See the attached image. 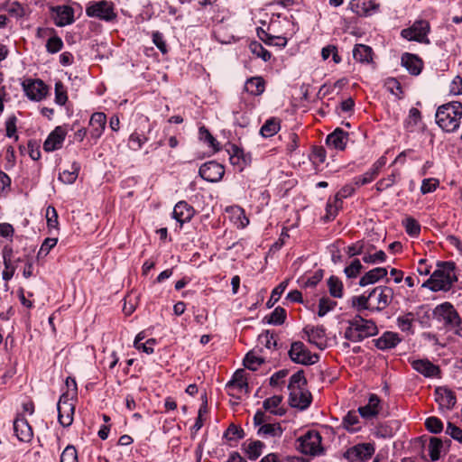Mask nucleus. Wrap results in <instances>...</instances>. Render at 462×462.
<instances>
[{
	"label": "nucleus",
	"mask_w": 462,
	"mask_h": 462,
	"mask_svg": "<svg viewBox=\"0 0 462 462\" xmlns=\"http://www.w3.org/2000/svg\"><path fill=\"white\" fill-rule=\"evenodd\" d=\"M387 275V269L384 267H376L365 273L359 280V285L365 287L377 282Z\"/></svg>",
	"instance_id": "29"
},
{
	"label": "nucleus",
	"mask_w": 462,
	"mask_h": 462,
	"mask_svg": "<svg viewBox=\"0 0 462 462\" xmlns=\"http://www.w3.org/2000/svg\"><path fill=\"white\" fill-rule=\"evenodd\" d=\"M439 186V180L434 178L424 179L420 186V192L428 194L433 192Z\"/></svg>",
	"instance_id": "63"
},
{
	"label": "nucleus",
	"mask_w": 462,
	"mask_h": 462,
	"mask_svg": "<svg viewBox=\"0 0 462 462\" xmlns=\"http://www.w3.org/2000/svg\"><path fill=\"white\" fill-rule=\"evenodd\" d=\"M264 319H267V323L269 324L275 326L282 325L286 319V311L282 307H277L269 317H265Z\"/></svg>",
	"instance_id": "44"
},
{
	"label": "nucleus",
	"mask_w": 462,
	"mask_h": 462,
	"mask_svg": "<svg viewBox=\"0 0 462 462\" xmlns=\"http://www.w3.org/2000/svg\"><path fill=\"white\" fill-rule=\"evenodd\" d=\"M60 462H79L78 452L74 446L68 445L60 455Z\"/></svg>",
	"instance_id": "56"
},
{
	"label": "nucleus",
	"mask_w": 462,
	"mask_h": 462,
	"mask_svg": "<svg viewBox=\"0 0 462 462\" xmlns=\"http://www.w3.org/2000/svg\"><path fill=\"white\" fill-rule=\"evenodd\" d=\"M68 100L67 91L65 87L60 81L55 83V102L63 106Z\"/></svg>",
	"instance_id": "58"
},
{
	"label": "nucleus",
	"mask_w": 462,
	"mask_h": 462,
	"mask_svg": "<svg viewBox=\"0 0 462 462\" xmlns=\"http://www.w3.org/2000/svg\"><path fill=\"white\" fill-rule=\"evenodd\" d=\"M280 130V122L276 118L268 119L261 127L260 134L263 137H272Z\"/></svg>",
	"instance_id": "39"
},
{
	"label": "nucleus",
	"mask_w": 462,
	"mask_h": 462,
	"mask_svg": "<svg viewBox=\"0 0 462 462\" xmlns=\"http://www.w3.org/2000/svg\"><path fill=\"white\" fill-rule=\"evenodd\" d=\"M434 395L440 409L451 410L457 402L454 392L447 387H437Z\"/></svg>",
	"instance_id": "20"
},
{
	"label": "nucleus",
	"mask_w": 462,
	"mask_h": 462,
	"mask_svg": "<svg viewBox=\"0 0 462 462\" xmlns=\"http://www.w3.org/2000/svg\"><path fill=\"white\" fill-rule=\"evenodd\" d=\"M414 321V314L411 312H408L402 316H399L397 318V326L403 332H411L412 331V323Z\"/></svg>",
	"instance_id": "42"
},
{
	"label": "nucleus",
	"mask_w": 462,
	"mask_h": 462,
	"mask_svg": "<svg viewBox=\"0 0 462 462\" xmlns=\"http://www.w3.org/2000/svg\"><path fill=\"white\" fill-rule=\"evenodd\" d=\"M194 214L195 210L193 207L182 200L175 205L172 211V217L180 223V226H182L183 224L191 220Z\"/></svg>",
	"instance_id": "21"
},
{
	"label": "nucleus",
	"mask_w": 462,
	"mask_h": 462,
	"mask_svg": "<svg viewBox=\"0 0 462 462\" xmlns=\"http://www.w3.org/2000/svg\"><path fill=\"white\" fill-rule=\"evenodd\" d=\"M336 305H337L336 301L328 299V297H322L319 302L318 315L319 317H324L328 312L334 310Z\"/></svg>",
	"instance_id": "52"
},
{
	"label": "nucleus",
	"mask_w": 462,
	"mask_h": 462,
	"mask_svg": "<svg viewBox=\"0 0 462 462\" xmlns=\"http://www.w3.org/2000/svg\"><path fill=\"white\" fill-rule=\"evenodd\" d=\"M374 453V448L370 443H361L346 449L343 457L348 462H364Z\"/></svg>",
	"instance_id": "11"
},
{
	"label": "nucleus",
	"mask_w": 462,
	"mask_h": 462,
	"mask_svg": "<svg viewBox=\"0 0 462 462\" xmlns=\"http://www.w3.org/2000/svg\"><path fill=\"white\" fill-rule=\"evenodd\" d=\"M377 5L371 0H353L350 3V9L358 15H367L371 10H375Z\"/></svg>",
	"instance_id": "33"
},
{
	"label": "nucleus",
	"mask_w": 462,
	"mask_h": 462,
	"mask_svg": "<svg viewBox=\"0 0 462 462\" xmlns=\"http://www.w3.org/2000/svg\"><path fill=\"white\" fill-rule=\"evenodd\" d=\"M446 433L453 439L462 444V430L455 424L448 422L446 429Z\"/></svg>",
	"instance_id": "64"
},
{
	"label": "nucleus",
	"mask_w": 462,
	"mask_h": 462,
	"mask_svg": "<svg viewBox=\"0 0 462 462\" xmlns=\"http://www.w3.org/2000/svg\"><path fill=\"white\" fill-rule=\"evenodd\" d=\"M306 383L303 371H298L291 376L288 385L289 403L300 411L307 409L311 403V394L306 389Z\"/></svg>",
	"instance_id": "2"
},
{
	"label": "nucleus",
	"mask_w": 462,
	"mask_h": 462,
	"mask_svg": "<svg viewBox=\"0 0 462 462\" xmlns=\"http://www.w3.org/2000/svg\"><path fill=\"white\" fill-rule=\"evenodd\" d=\"M393 298V290L387 286H377L368 292L372 311H382L386 309Z\"/></svg>",
	"instance_id": "7"
},
{
	"label": "nucleus",
	"mask_w": 462,
	"mask_h": 462,
	"mask_svg": "<svg viewBox=\"0 0 462 462\" xmlns=\"http://www.w3.org/2000/svg\"><path fill=\"white\" fill-rule=\"evenodd\" d=\"M242 448L250 460H256L262 455L264 444L260 440H249L244 442Z\"/></svg>",
	"instance_id": "31"
},
{
	"label": "nucleus",
	"mask_w": 462,
	"mask_h": 462,
	"mask_svg": "<svg viewBox=\"0 0 462 462\" xmlns=\"http://www.w3.org/2000/svg\"><path fill=\"white\" fill-rule=\"evenodd\" d=\"M381 410V400L376 394H371L368 402L358 408V413L365 420H372L380 413Z\"/></svg>",
	"instance_id": "19"
},
{
	"label": "nucleus",
	"mask_w": 462,
	"mask_h": 462,
	"mask_svg": "<svg viewBox=\"0 0 462 462\" xmlns=\"http://www.w3.org/2000/svg\"><path fill=\"white\" fill-rule=\"evenodd\" d=\"M226 387L228 390V393L234 397H238V394L242 392L247 393L248 383L245 371L242 369L236 371Z\"/></svg>",
	"instance_id": "16"
},
{
	"label": "nucleus",
	"mask_w": 462,
	"mask_h": 462,
	"mask_svg": "<svg viewBox=\"0 0 462 462\" xmlns=\"http://www.w3.org/2000/svg\"><path fill=\"white\" fill-rule=\"evenodd\" d=\"M245 437V433L242 428L231 424L224 433V438L228 440H238Z\"/></svg>",
	"instance_id": "53"
},
{
	"label": "nucleus",
	"mask_w": 462,
	"mask_h": 462,
	"mask_svg": "<svg viewBox=\"0 0 462 462\" xmlns=\"http://www.w3.org/2000/svg\"><path fill=\"white\" fill-rule=\"evenodd\" d=\"M402 65L411 75L417 76L421 72L423 62L417 55L406 52L402 56Z\"/></svg>",
	"instance_id": "28"
},
{
	"label": "nucleus",
	"mask_w": 462,
	"mask_h": 462,
	"mask_svg": "<svg viewBox=\"0 0 462 462\" xmlns=\"http://www.w3.org/2000/svg\"><path fill=\"white\" fill-rule=\"evenodd\" d=\"M86 13L89 17H97L105 21H111L116 17L112 4L104 0L88 6Z\"/></svg>",
	"instance_id": "12"
},
{
	"label": "nucleus",
	"mask_w": 462,
	"mask_h": 462,
	"mask_svg": "<svg viewBox=\"0 0 462 462\" xmlns=\"http://www.w3.org/2000/svg\"><path fill=\"white\" fill-rule=\"evenodd\" d=\"M106 116L102 112L94 113L89 120L90 135L94 139H98L106 128Z\"/></svg>",
	"instance_id": "27"
},
{
	"label": "nucleus",
	"mask_w": 462,
	"mask_h": 462,
	"mask_svg": "<svg viewBox=\"0 0 462 462\" xmlns=\"http://www.w3.org/2000/svg\"><path fill=\"white\" fill-rule=\"evenodd\" d=\"M16 123L17 118L15 116H11L7 118L5 122V131H6V136L9 138H14L15 141L18 140V135L16 134Z\"/></svg>",
	"instance_id": "61"
},
{
	"label": "nucleus",
	"mask_w": 462,
	"mask_h": 462,
	"mask_svg": "<svg viewBox=\"0 0 462 462\" xmlns=\"http://www.w3.org/2000/svg\"><path fill=\"white\" fill-rule=\"evenodd\" d=\"M23 88L28 98L34 101L43 99L48 93L47 86L41 79L30 80L28 83H24Z\"/></svg>",
	"instance_id": "18"
},
{
	"label": "nucleus",
	"mask_w": 462,
	"mask_h": 462,
	"mask_svg": "<svg viewBox=\"0 0 462 462\" xmlns=\"http://www.w3.org/2000/svg\"><path fill=\"white\" fill-rule=\"evenodd\" d=\"M56 12V24L58 26H65L70 24L74 21V11L67 5L58 6Z\"/></svg>",
	"instance_id": "30"
},
{
	"label": "nucleus",
	"mask_w": 462,
	"mask_h": 462,
	"mask_svg": "<svg viewBox=\"0 0 462 462\" xmlns=\"http://www.w3.org/2000/svg\"><path fill=\"white\" fill-rule=\"evenodd\" d=\"M362 269L363 265L360 260L355 259L345 268L344 273L348 279H355L360 274Z\"/></svg>",
	"instance_id": "50"
},
{
	"label": "nucleus",
	"mask_w": 462,
	"mask_h": 462,
	"mask_svg": "<svg viewBox=\"0 0 462 462\" xmlns=\"http://www.w3.org/2000/svg\"><path fill=\"white\" fill-rule=\"evenodd\" d=\"M287 285H288L287 282H282L273 290L271 297L267 302L268 308H272L279 300L282 294L285 291Z\"/></svg>",
	"instance_id": "55"
},
{
	"label": "nucleus",
	"mask_w": 462,
	"mask_h": 462,
	"mask_svg": "<svg viewBox=\"0 0 462 462\" xmlns=\"http://www.w3.org/2000/svg\"><path fill=\"white\" fill-rule=\"evenodd\" d=\"M322 438L317 430H308L305 434L298 438V450L308 456H319L323 452L321 446Z\"/></svg>",
	"instance_id": "5"
},
{
	"label": "nucleus",
	"mask_w": 462,
	"mask_h": 462,
	"mask_svg": "<svg viewBox=\"0 0 462 462\" xmlns=\"http://www.w3.org/2000/svg\"><path fill=\"white\" fill-rule=\"evenodd\" d=\"M63 47L62 40L57 36H51L49 38L46 43V50L49 53H56L60 51Z\"/></svg>",
	"instance_id": "59"
},
{
	"label": "nucleus",
	"mask_w": 462,
	"mask_h": 462,
	"mask_svg": "<svg viewBox=\"0 0 462 462\" xmlns=\"http://www.w3.org/2000/svg\"><path fill=\"white\" fill-rule=\"evenodd\" d=\"M14 431L17 439L23 442H29L33 436L32 427L23 416H19L14 420Z\"/></svg>",
	"instance_id": "22"
},
{
	"label": "nucleus",
	"mask_w": 462,
	"mask_h": 462,
	"mask_svg": "<svg viewBox=\"0 0 462 462\" xmlns=\"http://www.w3.org/2000/svg\"><path fill=\"white\" fill-rule=\"evenodd\" d=\"M199 173L203 180L208 182H217L223 178L225 169L220 163L210 161L200 166Z\"/></svg>",
	"instance_id": "13"
},
{
	"label": "nucleus",
	"mask_w": 462,
	"mask_h": 462,
	"mask_svg": "<svg viewBox=\"0 0 462 462\" xmlns=\"http://www.w3.org/2000/svg\"><path fill=\"white\" fill-rule=\"evenodd\" d=\"M303 332L307 335L308 341L319 349L323 350L327 347L326 329L323 326L308 325L303 328Z\"/></svg>",
	"instance_id": "14"
},
{
	"label": "nucleus",
	"mask_w": 462,
	"mask_h": 462,
	"mask_svg": "<svg viewBox=\"0 0 462 462\" xmlns=\"http://www.w3.org/2000/svg\"><path fill=\"white\" fill-rule=\"evenodd\" d=\"M263 362L262 357L255 356L253 352L247 353L244 358V365L252 371H256Z\"/></svg>",
	"instance_id": "47"
},
{
	"label": "nucleus",
	"mask_w": 462,
	"mask_h": 462,
	"mask_svg": "<svg viewBox=\"0 0 462 462\" xmlns=\"http://www.w3.org/2000/svg\"><path fill=\"white\" fill-rule=\"evenodd\" d=\"M282 401V396L273 395L264 400L263 406L264 410L270 411L272 413L275 415H282L284 413V410L282 408H279V405L281 404Z\"/></svg>",
	"instance_id": "38"
},
{
	"label": "nucleus",
	"mask_w": 462,
	"mask_h": 462,
	"mask_svg": "<svg viewBox=\"0 0 462 462\" xmlns=\"http://www.w3.org/2000/svg\"><path fill=\"white\" fill-rule=\"evenodd\" d=\"M402 341L401 337L396 332L385 331L381 337L374 339V346L380 350H389L394 348Z\"/></svg>",
	"instance_id": "24"
},
{
	"label": "nucleus",
	"mask_w": 462,
	"mask_h": 462,
	"mask_svg": "<svg viewBox=\"0 0 462 462\" xmlns=\"http://www.w3.org/2000/svg\"><path fill=\"white\" fill-rule=\"evenodd\" d=\"M328 287L329 293L334 298L343 297V283L336 276H330L328 280Z\"/></svg>",
	"instance_id": "41"
},
{
	"label": "nucleus",
	"mask_w": 462,
	"mask_h": 462,
	"mask_svg": "<svg viewBox=\"0 0 462 462\" xmlns=\"http://www.w3.org/2000/svg\"><path fill=\"white\" fill-rule=\"evenodd\" d=\"M58 420L63 427H69L73 422L75 404L73 397L69 393H62L57 404Z\"/></svg>",
	"instance_id": "9"
},
{
	"label": "nucleus",
	"mask_w": 462,
	"mask_h": 462,
	"mask_svg": "<svg viewBox=\"0 0 462 462\" xmlns=\"http://www.w3.org/2000/svg\"><path fill=\"white\" fill-rule=\"evenodd\" d=\"M385 163L386 158L384 156L380 157L366 172L353 179L354 184L359 187L372 182L378 176Z\"/></svg>",
	"instance_id": "17"
},
{
	"label": "nucleus",
	"mask_w": 462,
	"mask_h": 462,
	"mask_svg": "<svg viewBox=\"0 0 462 462\" xmlns=\"http://www.w3.org/2000/svg\"><path fill=\"white\" fill-rule=\"evenodd\" d=\"M330 56L336 64L341 62V58L337 53V49L335 45H327L321 50V57L324 60H327Z\"/></svg>",
	"instance_id": "54"
},
{
	"label": "nucleus",
	"mask_w": 462,
	"mask_h": 462,
	"mask_svg": "<svg viewBox=\"0 0 462 462\" xmlns=\"http://www.w3.org/2000/svg\"><path fill=\"white\" fill-rule=\"evenodd\" d=\"M289 356L292 362L303 365H310L316 364L319 356L311 354L310 351L300 341L293 342L289 350Z\"/></svg>",
	"instance_id": "8"
},
{
	"label": "nucleus",
	"mask_w": 462,
	"mask_h": 462,
	"mask_svg": "<svg viewBox=\"0 0 462 462\" xmlns=\"http://www.w3.org/2000/svg\"><path fill=\"white\" fill-rule=\"evenodd\" d=\"M406 233L412 237H416L420 233V225L411 217H406L403 220Z\"/></svg>",
	"instance_id": "46"
},
{
	"label": "nucleus",
	"mask_w": 462,
	"mask_h": 462,
	"mask_svg": "<svg viewBox=\"0 0 462 462\" xmlns=\"http://www.w3.org/2000/svg\"><path fill=\"white\" fill-rule=\"evenodd\" d=\"M251 51L258 58H261L264 61H268L272 58V54L267 51L260 42H253L250 44Z\"/></svg>",
	"instance_id": "48"
},
{
	"label": "nucleus",
	"mask_w": 462,
	"mask_h": 462,
	"mask_svg": "<svg viewBox=\"0 0 462 462\" xmlns=\"http://www.w3.org/2000/svg\"><path fill=\"white\" fill-rule=\"evenodd\" d=\"M229 160L232 165L236 166L238 171H242L250 162V156L246 155L242 149L234 146Z\"/></svg>",
	"instance_id": "32"
},
{
	"label": "nucleus",
	"mask_w": 462,
	"mask_h": 462,
	"mask_svg": "<svg viewBox=\"0 0 462 462\" xmlns=\"http://www.w3.org/2000/svg\"><path fill=\"white\" fill-rule=\"evenodd\" d=\"M146 142V137H142L139 134L133 133L129 137L128 146L133 151H138Z\"/></svg>",
	"instance_id": "60"
},
{
	"label": "nucleus",
	"mask_w": 462,
	"mask_h": 462,
	"mask_svg": "<svg viewBox=\"0 0 462 462\" xmlns=\"http://www.w3.org/2000/svg\"><path fill=\"white\" fill-rule=\"evenodd\" d=\"M425 427L430 432L439 434L443 430V422L438 417L431 416L426 419Z\"/></svg>",
	"instance_id": "51"
},
{
	"label": "nucleus",
	"mask_w": 462,
	"mask_h": 462,
	"mask_svg": "<svg viewBox=\"0 0 462 462\" xmlns=\"http://www.w3.org/2000/svg\"><path fill=\"white\" fill-rule=\"evenodd\" d=\"M377 333V326L372 319H366L360 315H356L353 319L347 320L344 337L351 342H360Z\"/></svg>",
	"instance_id": "3"
},
{
	"label": "nucleus",
	"mask_w": 462,
	"mask_h": 462,
	"mask_svg": "<svg viewBox=\"0 0 462 462\" xmlns=\"http://www.w3.org/2000/svg\"><path fill=\"white\" fill-rule=\"evenodd\" d=\"M411 367L425 377H435L439 374V368L428 359H417L411 362Z\"/></svg>",
	"instance_id": "25"
},
{
	"label": "nucleus",
	"mask_w": 462,
	"mask_h": 462,
	"mask_svg": "<svg viewBox=\"0 0 462 462\" xmlns=\"http://www.w3.org/2000/svg\"><path fill=\"white\" fill-rule=\"evenodd\" d=\"M67 135V130L64 126L59 125L50 133L47 139L43 143V149L46 152H53L61 148L62 143Z\"/></svg>",
	"instance_id": "15"
},
{
	"label": "nucleus",
	"mask_w": 462,
	"mask_h": 462,
	"mask_svg": "<svg viewBox=\"0 0 462 462\" xmlns=\"http://www.w3.org/2000/svg\"><path fill=\"white\" fill-rule=\"evenodd\" d=\"M263 33L264 34L265 38L260 36V38L266 43V44H269V45H275V46H278V47H281V48H283L287 45V39L285 37H281V36H273V35H270L268 33H266L265 32H263Z\"/></svg>",
	"instance_id": "57"
},
{
	"label": "nucleus",
	"mask_w": 462,
	"mask_h": 462,
	"mask_svg": "<svg viewBox=\"0 0 462 462\" xmlns=\"http://www.w3.org/2000/svg\"><path fill=\"white\" fill-rule=\"evenodd\" d=\"M443 447L442 440L440 439L431 437L428 446L429 455L431 461H438L440 457V452Z\"/></svg>",
	"instance_id": "40"
},
{
	"label": "nucleus",
	"mask_w": 462,
	"mask_h": 462,
	"mask_svg": "<svg viewBox=\"0 0 462 462\" xmlns=\"http://www.w3.org/2000/svg\"><path fill=\"white\" fill-rule=\"evenodd\" d=\"M430 32V24L427 21H416L411 27L402 30L401 35L408 41H415L422 43H430L427 35Z\"/></svg>",
	"instance_id": "10"
},
{
	"label": "nucleus",
	"mask_w": 462,
	"mask_h": 462,
	"mask_svg": "<svg viewBox=\"0 0 462 462\" xmlns=\"http://www.w3.org/2000/svg\"><path fill=\"white\" fill-rule=\"evenodd\" d=\"M245 90L253 96H259L264 91V80L261 77H254L246 80Z\"/></svg>",
	"instance_id": "34"
},
{
	"label": "nucleus",
	"mask_w": 462,
	"mask_h": 462,
	"mask_svg": "<svg viewBox=\"0 0 462 462\" xmlns=\"http://www.w3.org/2000/svg\"><path fill=\"white\" fill-rule=\"evenodd\" d=\"M359 416V413L357 414L355 411H348L343 418V427L350 432L358 431L361 429Z\"/></svg>",
	"instance_id": "35"
},
{
	"label": "nucleus",
	"mask_w": 462,
	"mask_h": 462,
	"mask_svg": "<svg viewBox=\"0 0 462 462\" xmlns=\"http://www.w3.org/2000/svg\"><path fill=\"white\" fill-rule=\"evenodd\" d=\"M258 340L261 345L264 346L268 349H275L277 346V340L275 334L273 332H270L269 330H266L265 332L262 333Z\"/></svg>",
	"instance_id": "49"
},
{
	"label": "nucleus",
	"mask_w": 462,
	"mask_h": 462,
	"mask_svg": "<svg viewBox=\"0 0 462 462\" xmlns=\"http://www.w3.org/2000/svg\"><path fill=\"white\" fill-rule=\"evenodd\" d=\"M370 299H368V294L365 293L360 296H355L352 298V306L356 308L358 311H362L363 310H368L372 311Z\"/></svg>",
	"instance_id": "45"
},
{
	"label": "nucleus",
	"mask_w": 462,
	"mask_h": 462,
	"mask_svg": "<svg viewBox=\"0 0 462 462\" xmlns=\"http://www.w3.org/2000/svg\"><path fill=\"white\" fill-rule=\"evenodd\" d=\"M7 13L15 18L23 17L25 14L24 7L18 2H12L6 5Z\"/></svg>",
	"instance_id": "62"
},
{
	"label": "nucleus",
	"mask_w": 462,
	"mask_h": 462,
	"mask_svg": "<svg viewBox=\"0 0 462 462\" xmlns=\"http://www.w3.org/2000/svg\"><path fill=\"white\" fill-rule=\"evenodd\" d=\"M462 117V103L452 101L439 106L436 123L446 132H454L459 127Z\"/></svg>",
	"instance_id": "4"
},
{
	"label": "nucleus",
	"mask_w": 462,
	"mask_h": 462,
	"mask_svg": "<svg viewBox=\"0 0 462 462\" xmlns=\"http://www.w3.org/2000/svg\"><path fill=\"white\" fill-rule=\"evenodd\" d=\"M372 434L380 439H387L393 436V428L388 423H380L372 430Z\"/></svg>",
	"instance_id": "43"
},
{
	"label": "nucleus",
	"mask_w": 462,
	"mask_h": 462,
	"mask_svg": "<svg viewBox=\"0 0 462 462\" xmlns=\"http://www.w3.org/2000/svg\"><path fill=\"white\" fill-rule=\"evenodd\" d=\"M455 263L453 262H442L438 263V268L430 277L422 284L432 291H448L453 283L457 280L455 273Z\"/></svg>",
	"instance_id": "1"
},
{
	"label": "nucleus",
	"mask_w": 462,
	"mask_h": 462,
	"mask_svg": "<svg viewBox=\"0 0 462 462\" xmlns=\"http://www.w3.org/2000/svg\"><path fill=\"white\" fill-rule=\"evenodd\" d=\"M372 49L364 44H356L353 50L354 59L362 63L372 60Z\"/></svg>",
	"instance_id": "36"
},
{
	"label": "nucleus",
	"mask_w": 462,
	"mask_h": 462,
	"mask_svg": "<svg viewBox=\"0 0 462 462\" xmlns=\"http://www.w3.org/2000/svg\"><path fill=\"white\" fill-rule=\"evenodd\" d=\"M283 430L280 423H266L257 430V435L264 439H273L274 442L281 439Z\"/></svg>",
	"instance_id": "26"
},
{
	"label": "nucleus",
	"mask_w": 462,
	"mask_h": 462,
	"mask_svg": "<svg viewBox=\"0 0 462 462\" xmlns=\"http://www.w3.org/2000/svg\"><path fill=\"white\" fill-rule=\"evenodd\" d=\"M347 142L348 133L345 132L341 128H336L326 138V143L328 146L339 151L345 150Z\"/></svg>",
	"instance_id": "23"
},
{
	"label": "nucleus",
	"mask_w": 462,
	"mask_h": 462,
	"mask_svg": "<svg viewBox=\"0 0 462 462\" xmlns=\"http://www.w3.org/2000/svg\"><path fill=\"white\" fill-rule=\"evenodd\" d=\"M79 170L80 165L74 162L71 164L70 170H64L60 173L59 180L64 184H72L76 181Z\"/></svg>",
	"instance_id": "37"
},
{
	"label": "nucleus",
	"mask_w": 462,
	"mask_h": 462,
	"mask_svg": "<svg viewBox=\"0 0 462 462\" xmlns=\"http://www.w3.org/2000/svg\"><path fill=\"white\" fill-rule=\"evenodd\" d=\"M433 319L443 324L445 328H457L461 324V319L450 302H443L435 307Z\"/></svg>",
	"instance_id": "6"
}]
</instances>
